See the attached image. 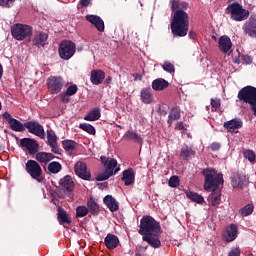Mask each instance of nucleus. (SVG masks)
<instances>
[{"mask_svg":"<svg viewBox=\"0 0 256 256\" xmlns=\"http://www.w3.org/2000/svg\"><path fill=\"white\" fill-rule=\"evenodd\" d=\"M205 176L204 189L205 191H212L208 197V203L217 207L221 203V185H223V174L217 173L215 169H205L203 171Z\"/></svg>","mask_w":256,"mask_h":256,"instance_id":"1","label":"nucleus"},{"mask_svg":"<svg viewBox=\"0 0 256 256\" xmlns=\"http://www.w3.org/2000/svg\"><path fill=\"white\" fill-rule=\"evenodd\" d=\"M171 31L176 37H185L189 32V15L183 10H177L171 22Z\"/></svg>","mask_w":256,"mask_h":256,"instance_id":"2","label":"nucleus"},{"mask_svg":"<svg viewBox=\"0 0 256 256\" xmlns=\"http://www.w3.org/2000/svg\"><path fill=\"white\" fill-rule=\"evenodd\" d=\"M140 235H161V226L151 216H144L140 221Z\"/></svg>","mask_w":256,"mask_h":256,"instance_id":"3","label":"nucleus"},{"mask_svg":"<svg viewBox=\"0 0 256 256\" xmlns=\"http://www.w3.org/2000/svg\"><path fill=\"white\" fill-rule=\"evenodd\" d=\"M104 167H105V172L102 174H99L96 177L97 181H107L109 177H113V173H118L121 168L117 167V160L114 158H107L105 156L100 157Z\"/></svg>","mask_w":256,"mask_h":256,"instance_id":"4","label":"nucleus"},{"mask_svg":"<svg viewBox=\"0 0 256 256\" xmlns=\"http://www.w3.org/2000/svg\"><path fill=\"white\" fill-rule=\"evenodd\" d=\"M226 11L232 21H245L249 18V10L244 9L243 6L237 2L228 5Z\"/></svg>","mask_w":256,"mask_h":256,"instance_id":"5","label":"nucleus"},{"mask_svg":"<svg viewBox=\"0 0 256 256\" xmlns=\"http://www.w3.org/2000/svg\"><path fill=\"white\" fill-rule=\"evenodd\" d=\"M33 34V27L27 24H14L11 27V35L16 41H23Z\"/></svg>","mask_w":256,"mask_h":256,"instance_id":"6","label":"nucleus"},{"mask_svg":"<svg viewBox=\"0 0 256 256\" xmlns=\"http://www.w3.org/2000/svg\"><path fill=\"white\" fill-rule=\"evenodd\" d=\"M26 171L32 177V179H35V181H38V183L43 182V169L41 168V165L37 163L35 160H28L26 163Z\"/></svg>","mask_w":256,"mask_h":256,"instance_id":"7","label":"nucleus"},{"mask_svg":"<svg viewBox=\"0 0 256 256\" xmlns=\"http://www.w3.org/2000/svg\"><path fill=\"white\" fill-rule=\"evenodd\" d=\"M59 56L65 61L71 59L75 55L76 46L75 43L69 40H64L59 45Z\"/></svg>","mask_w":256,"mask_h":256,"instance_id":"8","label":"nucleus"},{"mask_svg":"<svg viewBox=\"0 0 256 256\" xmlns=\"http://www.w3.org/2000/svg\"><path fill=\"white\" fill-rule=\"evenodd\" d=\"M47 85L49 92L52 95H57V93H61V89H63V85L65 84L63 82V78L51 76L47 79Z\"/></svg>","mask_w":256,"mask_h":256,"instance_id":"9","label":"nucleus"},{"mask_svg":"<svg viewBox=\"0 0 256 256\" xmlns=\"http://www.w3.org/2000/svg\"><path fill=\"white\" fill-rule=\"evenodd\" d=\"M25 127L32 135H36V137H40V139H45V129H43L38 122H27Z\"/></svg>","mask_w":256,"mask_h":256,"instance_id":"10","label":"nucleus"},{"mask_svg":"<svg viewBox=\"0 0 256 256\" xmlns=\"http://www.w3.org/2000/svg\"><path fill=\"white\" fill-rule=\"evenodd\" d=\"M74 171L80 179L89 181L91 179V172L87 170V164L83 162H77L74 166Z\"/></svg>","mask_w":256,"mask_h":256,"instance_id":"11","label":"nucleus"},{"mask_svg":"<svg viewBox=\"0 0 256 256\" xmlns=\"http://www.w3.org/2000/svg\"><path fill=\"white\" fill-rule=\"evenodd\" d=\"M20 145L23 149H27L30 155H34V153H37L39 151V144H37V141L31 138L21 139Z\"/></svg>","mask_w":256,"mask_h":256,"instance_id":"12","label":"nucleus"},{"mask_svg":"<svg viewBox=\"0 0 256 256\" xmlns=\"http://www.w3.org/2000/svg\"><path fill=\"white\" fill-rule=\"evenodd\" d=\"M47 39H49V35L47 33L37 31L34 33L32 43L36 47H45V45H47Z\"/></svg>","mask_w":256,"mask_h":256,"instance_id":"13","label":"nucleus"},{"mask_svg":"<svg viewBox=\"0 0 256 256\" xmlns=\"http://www.w3.org/2000/svg\"><path fill=\"white\" fill-rule=\"evenodd\" d=\"M86 21L94 25L96 27L97 31H100V33H103L105 31V22H103V19L97 15H87Z\"/></svg>","mask_w":256,"mask_h":256,"instance_id":"14","label":"nucleus"},{"mask_svg":"<svg viewBox=\"0 0 256 256\" xmlns=\"http://www.w3.org/2000/svg\"><path fill=\"white\" fill-rule=\"evenodd\" d=\"M47 141L48 145L51 147L52 153H61V149L59 148V145H57V135L52 130L47 131Z\"/></svg>","mask_w":256,"mask_h":256,"instance_id":"15","label":"nucleus"},{"mask_svg":"<svg viewBox=\"0 0 256 256\" xmlns=\"http://www.w3.org/2000/svg\"><path fill=\"white\" fill-rule=\"evenodd\" d=\"M239 227L235 224H230L226 227V231L224 233V239L228 243H231V241H235L237 239V233H238Z\"/></svg>","mask_w":256,"mask_h":256,"instance_id":"16","label":"nucleus"},{"mask_svg":"<svg viewBox=\"0 0 256 256\" xmlns=\"http://www.w3.org/2000/svg\"><path fill=\"white\" fill-rule=\"evenodd\" d=\"M243 31L249 37H256V18L251 17L243 26Z\"/></svg>","mask_w":256,"mask_h":256,"instance_id":"17","label":"nucleus"},{"mask_svg":"<svg viewBox=\"0 0 256 256\" xmlns=\"http://www.w3.org/2000/svg\"><path fill=\"white\" fill-rule=\"evenodd\" d=\"M249 183V179L244 174H238L232 178V187L234 189H243Z\"/></svg>","mask_w":256,"mask_h":256,"instance_id":"18","label":"nucleus"},{"mask_svg":"<svg viewBox=\"0 0 256 256\" xmlns=\"http://www.w3.org/2000/svg\"><path fill=\"white\" fill-rule=\"evenodd\" d=\"M143 241H146L153 249H159L161 247V240H159V234H148L142 237Z\"/></svg>","mask_w":256,"mask_h":256,"instance_id":"19","label":"nucleus"},{"mask_svg":"<svg viewBox=\"0 0 256 256\" xmlns=\"http://www.w3.org/2000/svg\"><path fill=\"white\" fill-rule=\"evenodd\" d=\"M224 127L229 131V133H238L237 129L243 127V121L241 119H232L224 123Z\"/></svg>","mask_w":256,"mask_h":256,"instance_id":"20","label":"nucleus"},{"mask_svg":"<svg viewBox=\"0 0 256 256\" xmlns=\"http://www.w3.org/2000/svg\"><path fill=\"white\" fill-rule=\"evenodd\" d=\"M75 187V182H73V178L71 176H65L60 180V189L62 191L71 193Z\"/></svg>","mask_w":256,"mask_h":256,"instance_id":"21","label":"nucleus"},{"mask_svg":"<svg viewBox=\"0 0 256 256\" xmlns=\"http://www.w3.org/2000/svg\"><path fill=\"white\" fill-rule=\"evenodd\" d=\"M218 43L222 53H229L231 47H233V43H231V38H229V36H221Z\"/></svg>","mask_w":256,"mask_h":256,"instance_id":"22","label":"nucleus"},{"mask_svg":"<svg viewBox=\"0 0 256 256\" xmlns=\"http://www.w3.org/2000/svg\"><path fill=\"white\" fill-rule=\"evenodd\" d=\"M105 79V72L102 70H93L91 72L90 80L93 85H101Z\"/></svg>","mask_w":256,"mask_h":256,"instance_id":"23","label":"nucleus"},{"mask_svg":"<svg viewBox=\"0 0 256 256\" xmlns=\"http://www.w3.org/2000/svg\"><path fill=\"white\" fill-rule=\"evenodd\" d=\"M104 203L112 213H114V211H119V203L115 198H113V196L107 195L104 198Z\"/></svg>","mask_w":256,"mask_h":256,"instance_id":"24","label":"nucleus"},{"mask_svg":"<svg viewBox=\"0 0 256 256\" xmlns=\"http://www.w3.org/2000/svg\"><path fill=\"white\" fill-rule=\"evenodd\" d=\"M104 243L107 247V249H117L119 245V238L113 234H108L105 237Z\"/></svg>","mask_w":256,"mask_h":256,"instance_id":"25","label":"nucleus"},{"mask_svg":"<svg viewBox=\"0 0 256 256\" xmlns=\"http://www.w3.org/2000/svg\"><path fill=\"white\" fill-rule=\"evenodd\" d=\"M169 87V82L163 78H157L152 82V89L154 91H163Z\"/></svg>","mask_w":256,"mask_h":256,"instance_id":"26","label":"nucleus"},{"mask_svg":"<svg viewBox=\"0 0 256 256\" xmlns=\"http://www.w3.org/2000/svg\"><path fill=\"white\" fill-rule=\"evenodd\" d=\"M122 181H124L126 186L135 183V172L133 169H128L123 172Z\"/></svg>","mask_w":256,"mask_h":256,"instance_id":"27","label":"nucleus"},{"mask_svg":"<svg viewBox=\"0 0 256 256\" xmlns=\"http://www.w3.org/2000/svg\"><path fill=\"white\" fill-rule=\"evenodd\" d=\"M53 159H55V156L51 153L39 152L36 154V161L44 165H47V163H49V161H53Z\"/></svg>","mask_w":256,"mask_h":256,"instance_id":"28","label":"nucleus"},{"mask_svg":"<svg viewBox=\"0 0 256 256\" xmlns=\"http://www.w3.org/2000/svg\"><path fill=\"white\" fill-rule=\"evenodd\" d=\"M124 139L128 141H134V143H143V138L141 135L137 134V132L133 130H129L124 134Z\"/></svg>","mask_w":256,"mask_h":256,"instance_id":"29","label":"nucleus"},{"mask_svg":"<svg viewBox=\"0 0 256 256\" xmlns=\"http://www.w3.org/2000/svg\"><path fill=\"white\" fill-rule=\"evenodd\" d=\"M101 119V110L99 108H94L84 117L85 121H98Z\"/></svg>","mask_w":256,"mask_h":256,"instance_id":"30","label":"nucleus"},{"mask_svg":"<svg viewBox=\"0 0 256 256\" xmlns=\"http://www.w3.org/2000/svg\"><path fill=\"white\" fill-rule=\"evenodd\" d=\"M141 101L146 105L153 103V94H151V89H142L141 90Z\"/></svg>","mask_w":256,"mask_h":256,"instance_id":"31","label":"nucleus"},{"mask_svg":"<svg viewBox=\"0 0 256 256\" xmlns=\"http://www.w3.org/2000/svg\"><path fill=\"white\" fill-rule=\"evenodd\" d=\"M10 128L12 131H16L18 133H21V131H25V124L21 123V121L17 119L10 120Z\"/></svg>","mask_w":256,"mask_h":256,"instance_id":"32","label":"nucleus"},{"mask_svg":"<svg viewBox=\"0 0 256 256\" xmlns=\"http://www.w3.org/2000/svg\"><path fill=\"white\" fill-rule=\"evenodd\" d=\"M177 119H181V110L179 108H172L168 116V123L171 124L173 121H177Z\"/></svg>","mask_w":256,"mask_h":256,"instance_id":"33","label":"nucleus"},{"mask_svg":"<svg viewBox=\"0 0 256 256\" xmlns=\"http://www.w3.org/2000/svg\"><path fill=\"white\" fill-rule=\"evenodd\" d=\"M62 145L63 149H65L67 153H73V151H75V149L77 148V143H75V141L72 140H64L62 142Z\"/></svg>","mask_w":256,"mask_h":256,"instance_id":"34","label":"nucleus"},{"mask_svg":"<svg viewBox=\"0 0 256 256\" xmlns=\"http://www.w3.org/2000/svg\"><path fill=\"white\" fill-rule=\"evenodd\" d=\"M58 219L62 221V223H71V216L61 207L58 208Z\"/></svg>","mask_w":256,"mask_h":256,"instance_id":"35","label":"nucleus"},{"mask_svg":"<svg viewBox=\"0 0 256 256\" xmlns=\"http://www.w3.org/2000/svg\"><path fill=\"white\" fill-rule=\"evenodd\" d=\"M62 166L61 163L59 162H51L50 164H48V171L49 173H52L53 175H57V173H59V171H61Z\"/></svg>","mask_w":256,"mask_h":256,"instance_id":"36","label":"nucleus"},{"mask_svg":"<svg viewBox=\"0 0 256 256\" xmlns=\"http://www.w3.org/2000/svg\"><path fill=\"white\" fill-rule=\"evenodd\" d=\"M188 199H191V201H194L195 203H204L205 199L203 198V196L195 193V192H187L186 193Z\"/></svg>","mask_w":256,"mask_h":256,"instance_id":"37","label":"nucleus"},{"mask_svg":"<svg viewBox=\"0 0 256 256\" xmlns=\"http://www.w3.org/2000/svg\"><path fill=\"white\" fill-rule=\"evenodd\" d=\"M170 5H171L172 11H175V13L176 11H183V9L187 7L186 3H179V1L177 0H171Z\"/></svg>","mask_w":256,"mask_h":256,"instance_id":"38","label":"nucleus"},{"mask_svg":"<svg viewBox=\"0 0 256 256\" xmlns=\"http://www.w3.org/2000/svg\"><path fill=\"white\" fill-rule=\"evenodd\" d=\"M191 155H195V151H193V149H191L189 147H183L181 149L180 156L183 159H189V157H191Z\"/></svg>","mask_w":256,"mask_h":256,"instance_id":"39","label":"nucleus"},{"mask_svg":"<svg viewBox=\"0 0 256 256\" xmlns=\"http://www.w3.org/2000/svg\"><path fill=\"white\" fill-rule=\"evenodd\" d=\"M87 205L92 215H97V213H99V205L96 204L93 199L88 200Z\"/></svg>","mask_w":256,"mask_h":256,"instance_id":"40","label":"nucleus"},{"mask_svg":"<svg viewBox=\"0 0 256 256\" xmlns=\"http://www.w3.org/2000/svg\"><path fill=\"white\" fill-rule=\"evenodd\" d=\"M253 209V204H248L244 208L240 209V215H242V217H248V215H251V213H253Z\"/></svg>","mask_w":256,"mask_h":256,"instance_id":"41","label":"nucleus"},{"mask_svg":"<svg viewBox=\"0 0 256 256\" xmlns=\"http://www.w3.org/2000/svg\"><path fill=\"white\" fill-rule=\"evenodd\" d=\"M80 129H82V131H86V133H89V135H95V127H93L91 124H80Z\"/></svg>","mask_w":256,"mask_h":256,"instance_id":"42","label":"nucleus"},{"mask_svg":"<svg viewBox=\"0 0 256 256\" xmlns=\"http://www.w3.org/2000/svg\"><path fill=\"white\" fill-rule=\"evenodd\" d=\"M89 213V209L85 206H78L76 208V217H86Z\"/></svg>","mask_w":256,"mask_h":256,"instance_id":"43","label":"nucleus"},{"mask_svg":"<svg viewBox=\"0 0 256 256\" xmlns=\"http://www.w3.org/2000/svg\"><path fill=\"white\" fill-rule=\"evenodd\" d=\"M243 155L245 159H248V161H250V163H254L256 156L253 150H246L244 151Z\"/></svg>","mask_w":256,"mask_h":256,"instance_id":"44","label":"nucleus"},{"mask_svg":"<svg viewBox=\"0 0 256 256\" xmlns=\"http://www.w3.org/2000/svg\"><path fill=\"white\" fill-rule=\"evenodd\" d=\"M15 5V0H0V7L5 9H11Z\"/></svg>","mask_w":256,"mask_h":256,"instance_id":"45","label":"nucleus"},{"mask_svg":"<svg viewBox=\"0 0 256 256\" xmlns=\"http://www.w3.org/2000/svg\"><path fill=\"white\" fill-rule=\"evenodd\" d=\"M180 181L179 176H172L168 181V185L169 187H179Z\"/></svg>","mask_w":256,"mask_h":256,"instance_id":"46","label":"nucleus"},{"mask_svg":"<svg viewBox=\"0 0 256 256\" xmlns=\"http://www.w3.org/2000/svg\"><path fill=\"white\" fill-rule=\"evenodd\" d=\"M162 68L164 71H167V73H175V66H173L171 62H164Z\"/></svg>","mask_w":256,"mask_h":256,"instance_id":"47","label":"nucleus"},{"mask_svg":"<svg viewBox=\"0 0 256 256\" xmlns=\"http://www.w3.org/2000/svg\"><path fill=\"white\" fill-rule=\"evenodd\" d=\"M211 107H212V111H217V109L221 107V100L218 98L211 99Z\"/></svg>","mask_w":256,"mask_h":256,"instance_id":"48","label":"nucleus"},{"mask_svg":"<svg viewBox=\"0 0 256 256\" xmlns=\"http://www.w3.org/2000/svg\"><path fill=\"white\" fill-rule=\"evenodd\" d=\"M77 85H71L67 88L66 90V95H68V97H71L72 95H75V93H77Z\"/></svg>","mask_w":256,"mask_h":256,"instance_id":"49","label":"nucleus"},{"mask_svg":"<svg viewBox=\"0 0 256 256\" xmlns=\"http://www.w3.org/2000/svg\"><path fill=\"white\" fill-rule=\"evenodd\" d=\"M240 255H241V249L239 248H233L228 254V256H240Z\"/></svg>","mask_w":256,"mask_h":256,"instance_id":"50","label":"nucleus"},{"mask_svg":"<svg viewBox=\"0 0 256 256\" xmlns=\"http://www.w3.org/2000/svg\"><path fill=\"white\" fill-rule=\"evenodd\" d=\"M210 149L212 151H219V149H221V144L214 142L210 145Z\"/></svg>","mask_w":256,"mask_h":256,"instance_id":"51","label":"nucleus"},{"mask_svg":"<svg viewBox=\"0 0 256 256\" xmlns=\"http://www.w3.org/2000/svg\"><path fill=\"white\" fill-rule=\"evenodd\" d=\"M242 59H243L244 63H246V65H249V63H252V61H253L251 56H248V55L242 56Z\"/></svg>","mask_w":256,"mask_h":256,"instance_id":"52","label":"nucleus"},{"mask_svg":"<svg viewBox=\"0 0 256 256\" xmlns=\"http://www.w3.org/2000/svg\"><path fill=\"white\" fill-rule=\"evenodd\" d=\"M4 119H6V121H8V123H11V120H13L14 118H11V114H9V112H5L3 114Z\"/></svg>","mask_w":256,"mask_h":256,"instance_id":"53","label":"nucleus"},{"mask_svg":"<svg viewBox=\"0 0 256 256\" xmlns=\"http://www.w3.org/2000/svg\"><path fill=\"white\" fill-rule=\"evenodd\" d=\"M176 129H178V131H183V129H185L183 122H177Z\"/></svg>","mask_w":256,"mask_h":256,"instance_id":"54","label":"nucleus"},{"mask_svg":"<svg viewBox=\"0 0 256 256\" xmlns=\"http://www.w3.org/2000/svg\"><path fill=\"white\" fill-rule=\"evenodd\" d=\"M89 3H91V0H81V6L82 7L89 6Z\"/></svg>","mask_w":256,"mask_h":256,"instance_id":"55","label":"nucleus"},{"mask_svg":"<svg viewBox=\"0 0 256 256\" xmlns=\"http://www.w3.org/2000/svg\"><path fill=\"white\" fill-rule=\"evenodd\" d=\"M67 93L66 94H61L60 97H61V100L63 101V103H67L69 101V99L67 98Z\"/></svg>","mask_w":256,"mask_h":256,"instance_id":"56","label":"nucleus"},{"mask_svg":"<svg viewBox=\"0 0 256 256\" xmlns=\"http://www.w3.org/2000/svg\"><path fill=\"white\" fill-rule=\"evenodd\" d=\"M3 77V65L0 64V79Z\"/></svg>","mask_w":256,"mask_h":256,"instance_id":"57","label":"nucleus"},{"mask_svg":"<svg viewBox=\"0 0 256 256\" xmlns=\"http://www.w3.org/2000/svg\"><path fill=\"white\" fill-rule=\"evenodd\" d=\"M189 37H191V39H195V34H193V33H189Z\"/></svg>","mask_w":256,"mask_h":256,"instance_id":"58","label":"nucleus"},{"mask_svg":"<svg viewBox=\"0 0 256 256\" xmlns=\"http://www.w3.org/2000/svg\"><path fill=\"white\" fill-rule=\"evenodd\" d=\"M109 81H111V77H109L108 79H107V82L109 83Z\"/></svg>","mask_w":256,"mask_h":256,"instance_id":"59","label":"nucleus"},{"mask_svg":"<svg viewBox=\"0 0 256 256\" xmlns=\"http://www.w3.org/2000/svg\"><path fill=\"white\" fill-rule=\"evenodd\" d=\"M1 107H2V106H1V102H0V111H1Z\"/></svg>","mask_w":256,"mask_h":256,"instance_id":"60","label":"nucleus"}]
</instances>
